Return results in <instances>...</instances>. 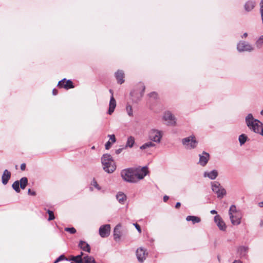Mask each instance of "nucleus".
Segmentation results:
<instances>
[{
	"mask_svg": "<svg viewBox=\"0 0 263 263\" xmlns=\"http://www.w3.org/2000/svg\"><path fill=\"white\" fill-rule=\"evenodd\" d=\"M247 126L255 133H259L262 123L259 120L254 118L252 114H249L245 118Z\"/></svg>",
	"mask_w": 263,
	"mask_h": 263,
	"instance_id": "1",
	"label": "nucleus"
},
{
	"mask_svg": "<svg viewBox=\"0 0 263 263\" xmlns=\"http://www.w3.org/2000/svg\"><path fill=\"white\" fill-rule=\"evenodd\" d=\"M229 215L231 223L233 225H239L241 223V213L238 211L234 205H232L229 210Z\"/></svg>",
	"mask_w": 263,
	"mask_h": 263,
	"instance_id": "2",
	"label": "nucleus"
},
{
	"mask_svg": "<svg viewBox=\"0 0 263 263\" xmlns=\"http://www.w3.org/2000/svg\"><path fill=\"white\" fill-rule=\"evenodd\" d=\"M121 176L123 180L129 183H136L137 180L134 176L133 167L124 169L121 172Z\"/></svg>",
	"mask_w": 263,
	"mask_h": 263,
	"instance_id": "3",
	"label": "nucleus"
},
{
	"mask_svg": "<svg viewBox=\"0 0 263 263\" xmlns=\"http://www.w3.org/2000/svg\"><path fill=\"white\" fill-rule=\"evenodd\" d=\"M182 143L186 149L195 148L197 145L198 141L194 136H190L182 139Z\"/></svg>",
	"mask_w": 263,
	"mask_h": 263,
	"instance_id": "4",
	"label": "nucleus"
},
{
	"mask_svg": "<svg viewBox=\"0 0 263 263\" xmlns=\"http://www.w3.org/2000/svg\"><path fill=\"white\" fill-rule=\"evenodd\" d=\"M211 187L213 192L217 195L218 198H222L226 194V190L218 181L212 182Z\"/></svg>",
	"mask_w": 263,
	"mask_h": 263,
	"instance_id": "5",
	"label": "nucleus"
},
{
	"mask_svg": "<svg viewBox=\"0 0 263 263\" xmlns=\"http://www.w3.org/2000/svg\"><path fill=\"white\" fill-rule=\"evenodd\" d=\"M163 136V132L156 129H152L148 134L149 139L155 142L160 143Z\"/></svg>",
	"mask_w": 263,
	"mask_h": 263,
	"instance_id": "6",
	"label": "nucleus"
},
{
	"mask_svg": "<svg viewBox=\"0 0 263 263\" xmlns=\"http://www.w3.org/2000/svg\"><path fill=\"white\" fill-rule=\"evenodd\" d=\"M134 176L137 182L144 178L148 173L147 167L144 166L142 167H133Z\"/></svg>",
	"mask_w": 263,
	"mask_h": 263,
	"instance_id": "7",
	"label": "nucleus"
},
{
	"mask_svg": "<svg viewBox=\"0 0 263 263\" xmlns=\"http://www.w3.org/2000/svg\"><path fill=\"white\" fill-rule=\"evenodd\" d=\"M237 49L240 52H251L254 50V47L249 43L245 41H240L237 45Z\"/></svg>",
	"mask_w": 263,
	"mask_h": 263,
	"instance_id": "8",
	"label": "nucleus"
},
{
	"mask_svg": "<svg viewBox=\"0 0 263 263\" xmlns=\"http://www.w3.org/2000/svg\"><path fill=\"white\" fill-rule=\"evenodd\" d=\"M163 119L168 126H175L176 124V119L170 111H166L164 113Z\"/></svg>",
	"mask_w": 263,
	"mask_h": 263,
	"instance_id": "9",
	"label": "nucleus"
},
{
	"mask_svg": "<svg viewBox=\"0 0 263 263\" xmlns=\"http://www.w3.org/2000/svg\"><path fill=\"white\" fill-rule=\"evenodd\" d=\"M110 231V224H107L101 226L99 228V234L102 238H105L109 236Z\"/></svg>",
	"mask_w": 263,
	"mask_h": 263,
	"instance_id": "10",
	"label": "nucleus"
},
{
	"mask_svg": "<svg viewBox=\"0 0 263 263\" xmlns=\"http://www.w3.org/2000/svg\"><path fill=\"white\" fill-rule=\"evenodd\" d=\"M147 253L146 252V250L143 248L140 247L137 249L136 251V256L138 260L140 262H143L146 259Z\"/></svg>",
	"mask_w": 263,
	"mask_h": 263,
	"instance_id": "11",
	"label": "nucleus"
},
{
	"mask_svg": "<svg viewBox=\"0 0 263 263\" xmlns=\"http://www.w3.org/2000/svg\"><path fill=\"white\" fill-rule=\"evenodd\" d=\"M58 86L59 87L64 88L67 90L74 87L72 82L70 80H68L66 81V79H63L60 81L58 83Z\"/></svg>",
	"mask_w": 263,
	"mask_h": 263,
	"instance_id": "12",
	"label": "nucleus"
},
{
	"mask_svg": "<svg viewBox=\"0 0 263 263\" xmlns=\"http://www.w3.org/2000/svg\"><path fill=\"white\" fill-rule=\"evenodd\" d=\"M199 156V161L198 163L202 166H205L210 159L209 154L203 152L201 154H200Z\"/></svg>",
	"mask_w": 263,
	"mask_h": 263,
	"instance_id": "13",
	"label": "nucleus"
},
{
	"mask_svg": "<svg viewBox=\"0 0 263 263\" xmlns=\"http://www.w3.org/2000/svg\"><path fill=\"white\" fill-rule=\"evenodd\" d=\"M214 221L221 231H224L226 230L227 228L226 225L219 215H217L214 217Z\"/></svg>",
	"mask_w": 263,
	"mask_h": 263,
	"instance_id": "14",
	"label": "nucleus"
},
{
	"mask_svg": "<svg viewBox=\"0 0 263 263\" xmlns=\"http://www.w3.org/2000/svg\"><path fill=\"white\" fill-rule=\"evenodd\" d=\"M103 170L108 173H111L115 171L116 166L114 161H111L107 164L103 165Z\"/></svg>",
	"mask_w": 263,
	"mask_h": 263,
	"instance_id": "15",
	"label": "nucleus"
},
{
	"mask_svg": "<svg viewBox=\"0 0 263 263\" xmlns=\"http://www.w3.org/2000/svg\"><path fill=\"white\" fill-rule=\"evenodd\" d=\"M116 105L117 104L115 99L114 96H111L109 104V109L108 111V114L109 115H111L114 112Z\"/></svg>",
	"mask_w": 263,
	"mask_h": 263,
	"instance_id": "16",
	"label": "nucleus"
},
{
	"mask_svg": "<svg viewBox=\"0 0 263 263\" xmlns=\"http://www.w3.org/2000/svg\"><path fill=\"white\" fill-rule=\"evenodd\" d=\"M27 184L28 179L26 177L22 178L19 182L17 181V193L20 192V191L19 185L21 189H25Z\"/></svg>",
	"mask_w": 263,
	"mask_h": 263,
	"instance_id": "17",
	"label": "nucleus"
},
{
	"mask_svg": "<svg viewBox=\"0 0 263 263\" xmlns=\"http://www.w3.org/2000/svg\"><path fill=\"white\" fill-rule=\"evenodd\" d=\"M11 177V173L7 170H5L2 176V182L4 185L7 184Z\"/></svg>",
	"mask_w": 263,
	"mask_h": 263,
	"instance_id": "18",
	"label": "nucleus"
},
{
	"mask_svg": "<svg viewBox=\"0 0 263 263\" xmlns=\"http://www.w3.org/2000/svg\"><path fill=\"white\" fill-rule=\"evenodd\" d=\"M115 77L118 83L121 84L124 82V73L122 70H118L115 73Z\"/></svg>",
	"mask_w": 263,
	"mask_h": 263,
	"instance_id": "19",
	"label": "nucleus"
},
{
	"mask_svg": "<svg viewBox=\"0 0 263 263\" xmlns=\"http://www.w3.org/2000/svg\"><path fill=\"white\" fill-rule=\"evenodd\" d=\"M218 176V172L216 170H213L210 172H205L203 174L204 177H208L211 180H214Z\"/></svg>",
	"mask_w": 263,
	"mask_h": 263,
	"instance_id": "20",
	"label": "nucleus"
},
{
	"mask_svg": "<svg viewBox=\"0 0 263 263\" xmlns=\"http://www.w3.org/2000/svg\"><path fill=\"white\" fill-rule=\"evenodd\" d=\"M121 227V225L120 224H117L114 230V239L116 241H118L121 237V232L120 231V229Z\"/></svg>",
	"mask_w": 263,
	"mask_h": 263,
	"instance_id": "21",
	"label": "nucleus"
},
{
	"mask_svg": "<svg viewBox=\"0 0 263 263\" xmlns=\"http://www.w3.org/2000/svg\"><path fill=\"white\" fill-rule=\"evenodd\" d=\"M255 4H256L254 1H247L244 5L245 10L247 12H250V11H252L254 8Z\"/></svg>",
	"mask_w": 263,
	"mask_h": 263,
	"instance_id": "22",
	"label": "nucleus"
},
{
	"mask_svg": "<svg viewBox=\"0 0 263 263\" xmlns=\"http://www.w3.org/2000/svg\"><path fill=\"white\" fill-rule=\"evenodd\" d=\"M79 247L84 251L88 253L90 252V247L89 245L84 241H80Z\"/></svg>",
	"mask_w": 263,
	"mask_h": 263,
	"instance_id": "23",
	"label": "nucleus"
},
{
	"mask_svg": "<svg viewBox=\"0 0 263 263\" xmlns=\"http://www.w3.org/2000/svg\"><path fill=\"white\" fill-rule=\"evenodd\" d=\"M111 161H114L112 157L110 155L106 154H104L101 158V162L102 165L107 164L108 163Z\"/></svg>",
	"mask_w": 263,
	"mask_h": 263,
	"instance_id": "24",
	"label": "nucleus"
},
{
	"mask_svg": "<svg viewBox=\"0 0 263 263\" xmlns=\"http://www.w3.org/2000/svg\"><path fill=\"white\" fill-rule=\"evenodd\" d=\"M135 143V140L134 137L130 136L127 138L124 148L128 147L132 148L134 146Z\"/></svg>",
	"mask_w": 263,
	"mask_h": 263,
	"instance_id": "25",
	"label": "nucleus"
},
{
	"mask_svg": "<svg viewBox=\"0 0 263 263\" xmlns=\"http://www.w3.org/2000/svg\"><path fill=\"white\" fill-rule=\"evenodd\" d=\"M116 198L121 204H124L126 200V196L123 192H119L116 195Z\"/></svg>",
	"mask_w": 263,
	"mask_h": 263,
	"instance_id": "26",
	"label": "nucleus"
},
{
	"mask_svg": "<svg viewBox=\"0 0 263 263\" xmlns=\"http://www.w3.org/2000/svg\"><path fill=\"white\" fill-rule=\"evenodd\" d=\"M186 220L187 221H191L193 224L199 223L201 221L200 217L195 216H187L186 217Z\"/></svg>",
	"mask_w": 263,
	"mask_h": 263,
	"instance_id": "27",
	"label": "nucleus"
},
{
	"mask_svg": "<svg viewBox=\"0 0 263 263\" xmlns=\"http://www.w3.org/2000/svg\"><path fill=\"white\" fill-rule=\"evenodd\" d=\"M248 251V247L246 246H241L238 249V253L241 257H245Z\"/></svg>",
	"mask_w": 263,
	"mask_h": 263,
	"instance_id": "28",
	"label": "nucleus"
},
{
	"mask_svg": "<svg viewBox=\"0 0 263 263\" xmlns=\"http://www.w3.org/2000/svg\"><path fill=\"white\" fill-rule=\"evenodd\" d=\"M83 263H96V262L92 256L86 255L83 257Z\"/></svg>",
	"mask_w": 263,
	"mask_h": 263,
	"instance_id": "29",
	"label": "nucleus"
},
{
	"mask_svg": "<svg viewBox=\"0 0 263 263\" xmlns=\"http://www.w3.org/2000/svg\"><path fill=\"white\" fill-rule=\"evenodd\" d=\"M155 144H154L152 141H148L147 142H146L144 143L143 145L140 146V149L143 150L146 149L150 147H154L155 146Z\"/></svg>",
	"mask_w": 263,
	"mask_h": 263,
	"instance_id": "30",
	"label": "nucleus"
},
{
	"mask_svg": "<svg viewBox=\"0 0 263 263\" xmlns=\"http://www.w3.org/2000/svg\"><path fill=\"white\" fill-rule=\"evenodd\" d=\"M247 136L245 134H241L239 136V141L240 145H242L246 142Z\"/></svg>",
	"mask_w": 263,
	"mask_h": 263,
	"instance_id": "31",
	"label": "nucleus"
},
{
	"mask_svg": "<svg viewBox=\"0 0 263 263\" xmlns=\"http://www.w3.org/2000/svg\"><path fill=\"white\" fill-rule=\"evenodd\" d=\"M126 110L129 117L133 116V107L130 104H127L126 106Z\"/></svg>",
	"mask_w": 263,
	"mask_h": 263,
	"instance_id": "32",
	"label": "nucleus"
},
{
	"mask_svg": "<svg viewBox=\"0 0 263 263\" xmlns=\"http://www.w3.org/2000/svg\"><path fill=\"white\" fill-rule=\"evenodd\" d=\"M263 44V35H261L256 41L255 44L258 48H260Z\"/></svg>",
	"mask_w": 263,
	"mask_h": 263,
	"instance_id": "33",
	"label": "nucleus"
},
{
	"mask_svg": "<svg viewBox=\"0 0 263 263\" xmlns=\"http://www.w3.org/2000/svg\"><path fill=\"white\" fill-rule=\"evenodd\" d=\"M90 184L91 186H94L98 191L101 190V186L98 184L97 181L95 179L92 180Z\"/></svg>",
	"mask_w": 263,
	"mask_h": 263,
	"instance_id": "34",
	"label": "nucleus"
},
{
	"mask_svg": "<svg viewBox=\"0 0 263 263\" xmlns=\"http://www.w3.org/2000/svg\"><path fill=\"white\" fill-rule=\"evenodd\" d=\"M47 213L49 214V217H48V219L49 221L53 220L55 218L54 216V213L52 211H50V210H48Z\"/></svg>",
	"mask_w": 263,
	"mask_h": 263,
	"instance_id": "35",
	"label": "nucleus"
},
{
	"mask_svg": "<svg viewBox=\"0 0 263 263\" xmlns=\"http://www.w3.org/2000/svg\"><path fill=\"white\" fill-rule=\"evenodd\" d=\"M65 231L70 233V234H74L76 232V230L74 228H65Z\"/></svg>",
	"mask_w": 263,
	"mask_h": 263,
	"instance_id": "36",
	"label": "nucleus"
},
{
	"mask_svg": "<svg viewBox=\"0 0 263 263\" xmlns=\"http://www.w3.org/2000/svg\"><path fill=\"white\" fill-rule=\"evenodd\" d=\"M67 260V258L65 257V256L64 255H61L57 259L55 260V261L54 262V263H57L61 260Z\"/></svg>",
	"mask_w": 263,
	"mask_h": 263,
	"instance_id": "37",
	"label": "nucleus"
},
{
	"mask_svg": "<svg viewBox=\"0 0 263 263\" xmlns=\"http://www.w3.org/2000/svg\"><path fill=\"white\" fill-rule=\"evenodd\" d=\"M108 137L109 138V140H111V143H114L116 142V139L115 135H114V134H112V135H108Z\"/></svg>",
	"mask_w": 263,
	"mask_h": 263,
	"instance_id": "38",
	"label": "nucleus"
},
{
	"mask_svg": "<svg viewBox=\"0 0 263 263\" xmlns=\"http://www.w3.org/2000/svg\"><path fill=\"white\" fill-rule=\"evenodd\" d=\"M111 142L110 141H107L105 145V149H109L111 146Z\"/></svg>",
	"mask_w": 263,
	"mask_h": 263,
	"instance_id": "39",
	"label": "nucleus"
},
{
	"mask_svg": "<svg viewBox=\"0 0 263 263\" xmlns=\"http://www.w3.org/2000/svg\"><path fill=\"white\" fill-rule=\"evenodd\" d=\"M28 194L29 195H32V196H35L36 195V193L35 191H31L30 189H29L28 190Z\"/></svg>",
	"mask_w": 263,
	"mask_h": 263,
	"instance_id": "40",
	"label": "nucleus"
},
{
	"mask_svg": "<svg viewBox=\"0 0 263 263\" xmlns=\"http://www.w3.org/2000/svg\"><path fill=\"white\" fill-rule=\"evenodd\" d=\"M134 225L135 226V227L136 229L137 230V231L139 233H141V230L140 226L139 224H138L137 223H134Z\"/></svg>",
	"mask_w": 263,
	"mask_h": 263,
	"instance_id": "41",
	"label": "nucleus"
},
{
	"mask_svg": "<svg viewBox=\"0 0 263 263\" xmlns=\"http://www.w3.org/2000/svg\"><path fill=\"white\" fill-rule=\"evenodd\" d=\"M12 187L13 189L16 192V181H14L12 184Z\"/></svg>",
	"mask_w": 263,
	"mask_h": 263,
	"instance_id": "42",
	"label": "nucleus"
},
{
	"mask_svg": "<svg viewBox=\"0 0 263 263\" xmlns=\"http://www.w3.org/2000/svg\"><path fill=\"white\" fill-rule=\"evenodd\" d=\"M124 148H119V149H116V154H120Z\"/></svg>",
	"mask_w": 263,
	"mask_h": 263,
	"instance_id": "43",
	"label": "nucleus"
},
{
	"mask_svg": "<svg viewBox=\"0 0 263 263\" xmlns=\"http://www.w3.org/2000/svg\"><path fill=\"white\" fill-rule=\"evenodd\" d=\"M21 170L22 171H25V168H26V164L25 163H22L21 165Z\"/></svg>",
	"mask_w": 263,
	"mask_h": 263,
	"instance_id": "44",
	"label": "nucleus"
},
{
	"mask_svg": "<svg viewBox=\"0 0 263 263\" xmlns=\"http://www.w3.org/2000/svg\"><path fill=\"white\" fill-rule=\"evenodd\" d=\"M149 95L150 97H155L157 96V94L155 92H153L151 93Z\"/></svg>",
	"mask_w": 263,
	"mask_h": 263,
	"instance_id": "45",
	"label": "nucleus"
},
{
	"mask_svg": "<svg viewBox=\"0 0 263 263\" xmlns=\"http://www.w3.org/2000/svg\"><path fill=\"white\" fill-rule=\"evenodd\" d=\"M169 199V197L168 196H166V195H165L164 197H163V201L164 202H166Z\"/></svg>",
	"mask_w": 263,
	"mask_h": 263,
	"instance_id": "46",
	"label": "nucleus"
},
{
	"mask_svg": "<svg viewBox=\"0 0 263 263\" xmlns=\"http://www.w3.org/2000/svg\"><path fill=\"white\" fill-rule=\"evenodd\" d=\"M260 14H261V19L263 22V8L260 9Z\"/></svg>",
	"mask_w": 263,
	"mask_h": 263,
	"instance_id": "47",
	"label": "nucleus"
},
{
	"mask_svg": "<svg viewBox=\"0 0 263 263\" xmlns=\"http://www.w3.org/2000/svg\"><path fill=\"white\" fill-rule=\"evenodd\" d=\"M52 93L53 95H57L58 94V90L56 89H53L52 90Z\"/></svg>",
	"mask_w": 263,
	"mask_h": 263,
	"instance_id": "48",
	"label": "nucleus"
},
{
	"mask_svg": "<svg viewBox=\"0 0 263 263\" xmlns=\"http://www.w3.org/2000/svg\"><path fill=\"white\" fill-rule=\"evenodd\" d=\"M180 205H181L180 203L178 202L176 203V204L175 205V208L178 209L180 206Z\"/></svg>",
	"mask_w": 263,
	"mask_h": 263,
	"instance_id": "49",
	"label": "nucleus"
},
{
	"mask_svg": "<svg viewBox=\"0 0 263 263\" xmlns=\"http://www.w3.org/2000/svg\"><path fill=\"white\" fill-rule=\"evenodd\" d=\"M232 263H242V261L240 260H235Z\"/></svg>",
	"mask_w": 263,
	"mask_h": 263,
	"instance_id": "50",
	"label": "nucleus"
},
{
	"mask_svg": "<svg viewBox=\"0 0 263 263\" xmlns=\"http://www.w3.org/2000/svg\"><path fill=\"white\" fill-rule=\"evenodd\" d=\"M248 36V33L247 32H245L243 34V35L241 36L242 38H246Z\"/></svg>",
	"mask_w": 263,
	"mask_h": 263,
	"instance_id": "51",
	"label": "nucleus"
},
{
	"mask_svg": "<svg viewBox=\"0 0 263 263\" xmlns=\"http://www.w3.org/2000/svg\"><path fill=\"white\" fill-rule=\"evenodd\" d=\"M258 134H260L261 136H263V127L261 128H260V132Z\"/></svg>",
	"mask_w": 263,
	"mask_h": 263,
	"instance_id": "52",
	"label": "nucleus"
},
{
	"mask_svg": "<svg viewBox=\"0 0 263 263\" xmlns=\"http://www.w3.org/2000/svg\"><path fill=\"white\" fill-rule=\"evenodd\" d=\"M210 213L212 214H216L217 213V211L215 210H212L210 211Z\"/></svg>",
	"mask_w": 263,
	"mask_h": 263,
	"instance_id": "53",
	"label": "nucleus"
},
{
	"mask_svg": "<svg viewBox=\"0 0 263 263\" xmlns=\"http://www.w3.org/2000/svg\"><path fill=\"white\" fill-rule=\"evenodd\" d=\"M258 206L261 208L263 207V201L258 203Z\"/></svg>",
	"mask_w": 263,
	"mask_h": 263,
	"instance_id": "54",
	"label": "nucleus"
},
{
	"mask_svg": "<svg viewBox=\"0 0 263 263\" xmlns=\"http://www.w3.org/2000/svg\"><path fill=\"white\" fill-rule=\"evenodd\" d=\"M260 8H263V0H261L260 3Z\"/></svg>",
	"mask_w": 263,
	"mask_h": 263,
	"instance_id": "55",
	"label": "nucleus"
},
{
	"mask_svg": "<svg viewBox=\"0 0 263 263\" xmlns=\"http://www.w3.org/2000/svg\"><path fill=\"white\" fill-rule=\"evenodd\" d=\"M260 226L262 227L263 226V220H261L260 221Z\"/></svg>",
	"mask_w": 263,
	"mask_h": 263,
	"instance_id": "56",
	"label": "nucleus"
},
{
	"mask_svg": "<svg viewBox=\"0 0 263 263\" xmlns=\"http://www.w3.org/2000/svg\"><path fill=\"white\" fill-rule=\"evenodd\" d=\"M109 92H110V93H111V96H113V95H114V92H113V91H112L111 89H110V90H109Z\"/></svg>",
	"mask_w": 263,
	"mask_h": 263,
	"instance_id": "57",
	"label": "nucleus"
},
{
	"mask_svg": "<svg viewBox=\"0 0 263 263\" xmlns=\"http://www.w3.org/2000/svg\"><path fill=\"white\" fill-rule=\"evenodd\" d=\"M145 90V87L144 86H142V93L144 92Z\"/></svg>",
	"mask_w": 263,
	"mask_h": 263,
	"instance_id": "58",
	"label": "nucleus"
},
{
	"mask_svg": "<svg viewBox=\"0 0 263 263\" xmlns=\"http://www.w3.org/2000/svg\"><path fill=\"white\" fill-rule=\"evenodd\" d=\"M260 115L263 116V109L261 110L260 111Z\"/></svg>",
	"mask_w": 263,
	"mask_h": 263,
	"instance_id": "59",
	"label": "nucleus"
},
{
	"mask_svg": "<svg viewBox=\"0 0 263 263\" xmlns=\"http://www.w3.org/2000/svg\"><path fill=\"white\" fill-rule=\"evenodd\" d=\"M92 149H95V147L94 146H93L92 147H91Z\"/></svg>",
	"mask_w": 263,
	"mask_h": 263,
	"instance_id": "60",
	"label": "nucleus"
},
{
	"mask_svg": "<svg viewBox=\"0 0 263 263\" xmlns=\"http://www.w3.org/2000/svg\"><path fill=\"white\" fill-rule=\"evenodd\" d=\"M90 189L91 191L93 190V189H92V188L91 187H90Z\"/></svg>",
	"mask_w": 263,
	"mask_h": 263,
	"instance_id": "61",
	"label": "nucleus"
}]
</instances>
